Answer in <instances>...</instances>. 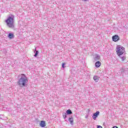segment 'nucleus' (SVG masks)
<instances>
[{"mask_svg": "<svg viewBox=\"0 0 128 128\" xmlns=\"http://www.w3.org/2000/svg\"><path fill=\"white\" fill-rule=\"evenodd\" d=\"M68 121L71 124H74V118H72V116L69 118Z\"/></svg>", "mask_w": 128, "mask_h": 128, "instance_id": "nucleus-7", "label": "nucleus"}, {"mask_svg": "<svg viewBox=\"0 0 128 128\" xmlns=\"http://www.w3.org/2000/svg\"><path fill=\"white\" fill-rule=\"evenodd\" d=\"M62 116H63L64 118V120H66V112H63V113H62Z\"/></svg>", "mask_w": 128, "mask_h": 128, "instance_id": "nucleus-14", "label": "nucleus"}, {"mask_svg": "<svg viewBox=\"0 0 128 128\" xmlns=\"http://www.w3.org/2000/svg\"><path fill=\"white\" fill-rule=\"evenodd\" d=\"M66 114H72V110H66Z\"/></svg>", "mask_w": 128, "mask_h": 128, "instance_id": "nucleus-13", "label": "nucleus"}, {"mask_svg": "<svg viewBox=\"0 0 128 128\" xmlns=\"http://www.w3.org/2000/svg\"><path fill=\"white\" fill-rule=\"evenodd\" d=\"M93 78H94V80L96 82H98V80H100V78L98 76H94Z\"/></svg>", "mask_w": 128, "mask_h": 128, "instance_id": "nucleus-11", "label": "nucleus"}, {"mask_svg": "<svg viewBox=\"0 0 128 128\" xmlns=\"http://www.w3.org/2000/svg\"><path fill=\"white\" fill-rule=\"evenodd\" d=\"M120 58L122 60V62H124V60H126V56H124L122 57H120Z\"/></svg>", "mask_w": 128, "mask_h": 128, "instance_id": "nucleus-15", "label": "nucleus"}, {"mask_svg": "<svg viewBox=\"0 0 128 128\" xmlns=\"http://www.w3.org/2000/svg\"><path fill=\"white\" fill-rule=\"evenodd\" d=\"M40 126L42 128H44V126H46V122L44 121H41L40 123Z\"/></svg>", "mask_w": 128, "mask_h": 128, "instance_id": "nucleus-8", "label": "nucleus"}, {"mask_svg": "<svg viewBox=\"0 0 128 128\" xmlns=\"http://www.w3.org/2000/svg\"><path fill=\"white\" fill-rule=\"evenodd\" d=\"M101 64L102 63L100 61H98L95 63V66H96V68H100Z\"/></svg>", "mask_w": 128, "mask_h": 128, "instance_id": "nucleus-6", "label": "nucleus"}, {"mask_svg": "<svg viewBox=\"0 0 128 128\" xmlns=\"http://www.w3.org/2000/svg\"><path fill=\"white\" fill-rule=\"evenodd\" d=\"M21 78L18 79V84L20 86H26V84H28V78L26 76V75L22 74L20 75Z\"/></svg>", "mask_w": 128, "mask_h": 128, "instance_id": "nucleus-1", "label": "nucleus"}, {"mask_svg": "<svg viewBox=\"0 0 128 128\" xmlns=\"http://www.w3.org/2000/svg\"><path fill=\"white\" fill-rule=\"evenodd\" d=\"M84 0V2H87L88 0Z\"/></svg>", "mask_w": 128, "mask_h": 128, "instance_id": "nucleus-20", "label": "nucleus"}, {"mask_svg": "<svg viewBox=\"0 0 128 128\" xmlns=\"http://www.w3.org/2000/svg\"><path fill=\"white\" fill-rule=\"evenodd\" d=\"M124 46L120 45L117 46L116 48V52L118 56H120L122 54H124Z\"/></svg>", "mask_w": 128, "mask_h": 128, "instance_id": "nucleus-3", "label": "nucleus"}, {"mask_svg": "<svg viewBox=\"0 0 128 128\" xmlns=\"http://www.w3.org/2000/svg\"><path fill=\"white\" fill-rule=\"evenodd\" d=\"M98 116H100V112L97 111L96 112H95L93 114L92 118L93 120H96V118H98Z\"/></svg>", "mask_w": 128, "mask_h": 128, "instance_id": "nucleus-5", "label": "nucleus"}, {"mask_svg": "<svg viewBox=\"0 0 128 128\" xmlns=\"http://www.w3.org/2000/svg\"><path fill=\"white\" fill-rule=\"evenodd\" d=\"M8 38H14V34L9 33L8 35Z\"/></svg>", "mask_w": 128, "mask_h": 128, "instance_id": "nucleus-10", "label": "nucleus"}, {"mask_svg": "<svg viewBox=\"0 0 128 128\" xmlns=\"http://www.w3.org/2000/svg\"><path fill=\"white\" fill-rule=\"evenodd\" d=\"M100 56L98 55H96L94 58V60H96V62H98V60H100Z\"/></svg>", "mask_w": 128, "mask_h": 128, "instance_id": "nucleus-9", "label": "nucleus"}, {"mask_svg": "<svg viewBox=\"0 0 128 128\" xmlns=\"http://www.w3.org/2000/svg\"><path fill=\"white\" fill-rule=\"evenodd\" d=\"M112 128H118V126H113Z\"/></svg>", "mask_w": 128, "mask_h": 128, "instance_id": "nucleus-19", "label": "nucleus"}, {"mask_svg": "<svg viewBox=\"0 0 128 128\" xmlns=\"http://www.w3.org/2000/svg\"><path fill=\"white\" fill-rule=\"evenodd\" d=\"M6 22L8 26L10 28H14V15H10L7 20H6Z\"/></svg>", "mask_w": 128, "mask_h": 128, "instance_id": "nucleus-2", "label": "nucleus"}, {"mask_svg": "<svg viewBox=\"0 0 128 128\" xmlns=\"http://www.w3.org/2000/svg\"><path fill=\"white\" fill-rule=\"evenodd\" d=\"M34 52H36L34 55V56L35 58H36V56H38V52L36 50V48H35V50H34Z\"/></svg>", "mask_w": 128, "mask_h": 128, "instance_id": "nucleus-12", "label": "nucleus"}, {"mask_svg": "<svg viewBox=\"0 0 128 128\" xmlns=\"http://www.w3.org/2000/svg\"><path fill=\"white\" fill-rule=\"evenodd\" d=\"M65 64L64 63H63L62 64V68H64V66H65Z\"/></svg>", "mask_w": 128, "mask_h": 128, "instance_id": "nucleus-16", "label": "nucleus"}, {"mask_svg": "<svg viewBox=\"0 0 128 128\" xmlns=\"http://www.w3.org/2000/svg\"><path fill=\"white\" fill-rule=\"evenodd\" d=\"M2 115L0 114V120H2Z\"/></svg>", "mask_w": 128, "mask_h": 128, "instance_id": "nucleus-18", "label": "nucleus"}, {"mask_svg": "<svg viewBox=\"0 0 128 128\" xmlns=\"http://www.w3.org/2000/svg\"><path fill=\"white\" fill-rule=\"evenodd\" d=\"M112 40L113 42H118L120 40V36L118 35H114L112 36Z\"/></svg>", "mask_w": 128, "mask_h": 128, "instance_id": "nucleus-4", "label": "nucleus"}, {"mask_svg": "<svg viewBox=\"0 0 128 128\" xmlns=\"http://www.w3.org/2000/svg\"><path fill=\"white\" fill-rule=\"evenodd\" d=\"M97 128H102V126L98 125L97 126Z\"/></svg>", "mask_w": 128, "mask_h": 128, "instance_id": "nucleus-17", "label": "nucleus"}]
</instances>
